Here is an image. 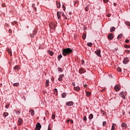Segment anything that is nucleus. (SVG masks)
I'll use <instances>...</instances> for the list:
<instances>
[{
  "instance_id": "864d4df0",
  "label": "nucleus",
  "mask_w": 130,
  "mask_h": 130,
  "mask_svg": "<svg viewBox=\"0 0 130 130\" xmlns=\"http://www.w3.org/2000/svg\"><path fill=\"white\" fill-rule=\"evenodd\" d=\"M72 85L74 86V87H75L76 83L75 82H72Z\"/></svg>"
},
{
  "instance_id": "6ab92c4d",
  "label": "nucleus",
  "mask_w": 130,
  "mask_h": 130,
  "mask_svg": "<svg viewBox=\"0 0 130 130\" xmlns=\"http://www.w3.org/2000/svg\"><path fill=\"white\" fill-rule=\"evenodd\" d=\"M114 31H115V27L113 26L110 28V32H113Z\"/></svg>"
},
{
  "instance_id": "c9c22d12",
  "label": "nucleus",
  "mask_w": 130,
  "mask_h": 130,
  "mask_svg": "<svg viewBox=\"0 0 130 130\" xmlns=\"http://www.w3.org/2000/svg\"><path fill=\"white\" fill-rule=\"evenodd\" d=\"M49 54L51 55V56H52L53 55V52L50 51H49Z\"/></svg>"
},
{
  "instance_id": "cd10ccee",
  "label": "nucleus",
  "mask_w": 130,
  "mask_h": 130,
  "mask_svg": "<svg viewBox=\"0 0 130 130\" xmlns=\"http://www.w3.org/2000/svg\"><path fill=\"white\" fill-rule=\"evenodd\" d=\"M87 36V35L86 34H84L82 36V38L83 39H84V40H85V39H86V37Z\"/></svg>"
},
{
  "instance_id": "aec40b11",
  "label": "nucleus",
  "mask_w": 130,
  "mask_h": 130,
  "mask_svg": "<svg viewBox=\"0 0 130 130\" xmlns=\"http://www.w3.org/2000/svg\"><path fill=\"white\" fill-rule=\"evenodd\" d=\"M56 6L59 9L60 8V3H59L58 2H56Z\"/></svg>"
},
{
  "instance_id": "680f3d73",
  "label": "nucleus",
  "mask_w": 130,
  "mask_h": 130,
  "mask_svg": "<svg viewBox=\"0 0 130 130\" xmlns=\"http://www.w3.org/2000/svg\"><path fill=\"white\" fill-rule=\"evenodd\" d=\"M113 5H114L115 7H116L117 4H116V3H114V4H113Z\"/></svg>"
},
{
  "instance_id": "338daca9",
  "label": "nucleus",
  "mask_w": 130,
  "mask_h": 130,
  "mask_svg": "<svg viewBox=\"0 0 130 130\" xmlns=\"http://www.w3.org/2000/svg\"><path fill=\"white\" fill-rule=\"evenodd\" d=\"M105 89H103V90H101V91L103 92V91H105Z\"/></svg>"
},
{
  "instance_id": "603ef678",
  "label": "nucleus",
  "mask_w": 130,
  "mask_h": 130,
  "mask_svg": "<svg viewBox=\"0 0 130 130\" xmlns=\"http://www.w3.org/2000/svg\"><path fill=\"white\" fill-rule=\"evenodd\" d=\"M81 63L82 64H83V63H85V61H84L83 60H82Z\"/></svg>"
},
{
  "instance_id": "423d86ee",
  "label": "nucleus",
  "mask_w": 130,
  "mask_h": 130,
  "mask_svg": "<svg viewBox=\"0 0 130 130\" xmlns=\"http://www.w3.org/2000/svg\"><path fill=\"white\" fill-rule=\"evenodd\" d=\"M119 96H120L122 99H125V95H124V92L123 91L119 93Z\"/></svg>"
},
{
  "instance_id": "58836bf2",
  "label": "nucleus",
  "mask_w": 130,
  "mask_h": 130,
  "mask_svg": "<svg viewBox=\"0 0 130 130\" xmlns=\"http://www.w3.org/2000/svg\"><path fill=\"white\" fill-rule=\"evenodd\" d=\"M9 107H10V104H8L6 106V109H8V108H9Z\"/></svg>"
},
{
  "instance_id": "7c9ffc66",
  "label": "nucleus",
  "mask_w": 130,
  "mask_h": 130,
  "mask_svg": "<svg viewBox=\"0 0 130 130\" xmlns=\"http://www.w3.org/2000/svg\"><path fill=\"white\" fill-rule=\"evenodd\" d=\"M124 47H125V48H130V45H124Z\"/></svg>"
},
{
  "instance_id": "8fccbe9b",
  "label": "nucleus",
  "mask_w": 130,
  "mask_h": 130,
  "mask_svg": "<svg viewBox=\"0 0 130 130\" xmlns=\"http://www.w3.org/2000/svg\"><path fill=\"white\" fill-rule=\"evenodd\" d=\"M125 51H126V52L127 53H129V52H130V51L128 50H125Z\"/></svg>"
},
{
  "instance_id": "37998d69",
  "label": "nucleus",
  "mask_w": 130,
  "mask_h": 130,
  "mask_svg": "<svg viewBox=\"0 0 130 130\" xmlns=\"http://www.w3.org/2000/svg\"><path fill=\"white\" fill-rule=\"evenodd\" d=\"M16 113L17 114H20L21 113V112L20 111H16Z\"/></svg>"
},
{
  "instance_id": "20e7f679",
  "label": "nucleus",
  "mask_w": 130,
  "mask_h": 130,
  "mask_svg": "<svg viewBox=\"0 0 130 130\" xmlns=\"http://www.w3.org/2000/svg\"><path fill=\"white\" fill-rule=\"evenodd\" d=\"M114 89H115L116 92H118L119 91V90H120V86L117 85L115 86Z\"/></svg>"
},
{
  "instance_id": "de8ad7c7",
  "label": "nucleus",
  "mask_w": 130,
  "mask_h": 130,
  "mask_svg": "<svg viewBox=\"0 0 130 130\" xmlns=\"http://www.w3.org/2000/svg\"><path fill=\"white\" fill-rule=\"evenodd\" d=\"M85 10H86L87 12H88V11H89V7H86L85 8Z\"/></svg>"
},
{
  "instance_id": "79ce46f5",
  "label": "nucleus",
  "mask_w": 130,
  "mask_h": 130,
  "mask_svg": "<svg viewBox=\"0 0 130 130\" xmlns=\"http://www.w3.org/2000/svg\"><path fill=\"white\" fill-rule=\"evenodd\" d=\"M60 78H63L64 77V74H61L59 75Z\"/></svg>"
},
{
  "instance_id": "39448f33",
  "label": "nucleus",
  "mask_w": 130,
  "mask_h": 130,
  "mask_svg": "<svg viewBox=\"0 0 130 130\" xmlns=\"http://www.w3.org/2000/svg\"><path fill=\"white\" fill-rule=\"evenodd\" d=\"M79 74H84V73H86V70H85V69H84L83 68H80L79 70Z\"/></svg>"
},
{
  "instance_id": "0e129e2a",
  "label": "nucleus",
  "mask_w": 130,
  "mask_h": 130,
  "mask_svg": "<svg viewBox=\"0 0 130 130\" xmlns=\"http://www.w3.org/2000/svg\"><path fill=\"white\" fill-rule=\"evenodd\" d=\"M64 18H65L66 20L68 19V17H67L66 16L64 17Z\"/></svg>"
},
{
  "instance_id": "ddd939ff",
  "label": "nucleus",
  "mask_w": 130,
  "mask_h": 130,
  "mask_svg": "<svg viewBox=\"0 0 130 130\" xmlns=\"http://www.w3.org/2000/svg\"><path fill=\"white\" fill-rule=\"evenodd\" d=\"M23 122V120L21 119V118H19L18 119V125H21L22 124V123Z\"/></svg>"
},
{
  "instance_id": "1a4fd4ad",
  "label": "nucleus",
  "mask_w": 130,
  "mask_h": 130,
  "mask_svg": "<svg viewBox=\"0 0 130 130\" xmlns=\"http://www.w3.org/2000/svg\"><path fill=\"white\" fill-rule=\"evenodd\" d=\"M67 106H73L74 105V102L72 101L68 102L66 103Z\"/></svg>"
},
{
  "instance_id": "0eeeda50",
  "label": "nucleus",
  "mask_w": 130,
  "mask_h": 130,
  "mask_svg": "<svg viewBox=\"0 0 130 130\" xmlns=\"http://www.w3.org/2000/svg\"><path fill=\"white\" fill-rule=\"evenodd\" d=\"M49 27L51 29H55V24H53V23H51L49 24Z\"/></svg>"
},
{
  "instance_id": "4d7b16f0",
  "label": "nucleus",
  "mask_w": 130,
  "mask_h": 130,
  "mask_svg": "<svg viewBox=\"0 0 130 130\" xmlns=\"http://www.w3.org/2000/svg\"><path fill=\"white\" fill-rule=\"evenodd\" d=\"M54 91H55V92L56 93H57V89L55 88V89H54Z\"/></svg>"
},
{
  "instance_id": "5fc2aeb1",
  "label": "nucleus",
  "mask_w": 130,
  "mask_h": 130,
  "mask_svg": "<svg viewBox=\"0 0 130 130\" xmlns=\"http://www.w3.org/2000/svg\"><path fill=\"white\" fill-rule=\"evenodd\" d=\"M62 16L64 17H66V15H64V13H62Z\"/></svg>"
},
{
  "instance_id": "bf43d9fd",
  "label": "nucleus",
  "mask_w": 130,
  "mask_h": 130,
  "mask_svg": "<svg viewBox=\"0 0 130 130\" xmlns=\"http://www.w3.org/2000/svg\"><path fill=\"white\" fill-rule=\"evenodd\" d=\"M51 81H52V82H53V81H54V78H53V77H52Z\"/></svg>"
},
{
  "instance_id": "f8f14e48",
  "label": "nucleus",
  "mask_w": 130,
  "mask_h": 130,
  "mask_svg": "<svg viewBox=\"0 0 130 130\" xmlns=\"http://www.w3.org/2000/svg\"><path fill=\"white\" fill-rule=\"evenodd\" d=\"M108 39L110 40H112V39H113V34H110L108 36Z\"/></svg>"
},
{
  "instance_id": "a19ab883",
  "label": "nucleus",
  "mask_w": 130,
  "mask_h": 130,
  "mask_svg": "<svg viewBox=\"0 0 130 130\" xmlns=\"http://www.w3.org/2000/svg\"><path fill=\"white\" fill-rule=\"evenodd\" d=\"M103 125L104 126H105V125H106V121H104V122H103Z\"/></svg>"
},
{
  "instance_id": "c03bdc74",
  "label": "nucleus",
  "mask_w": 130,
  "mask_h": 130,
  "mask_svg": "<svg viewBox=\"0 0 130 130\" xmlns=\"http://www.w3.org/2000/svg\"><path fill=\"white\" fill-rule=\"evenodd\" d=\"M58 81H59L60 82H61V81H62V78L59 77V78H58Z\"/></svg>"
},
{
  "instance_id": "f257e3e1",
  "label": "nucleus",
  "mask_w": 130,
  "mask_h": 130,
  "mask_svg": "<svg viewBox=\"0 0 130 130\" xmlns=\"http://www.w3.org/2000/svg\"><path fill=\"white\" fill-rule=\"evenodd\" d=\"M73 53V50L71 48H66L62 50V54L64 56H67V55L69 54H71V53Z\"/></svg>"
},
{
  "instance_id": "bb28decb",
  "label": "nucleus",
  "mask_w": 130,
  "mask_h": 130,
  "mask_svg": "<svg viewBox=\"0 0 130 130\" xmlns=\"http://www.w3.org/2000/svg\"><path fill=\"white\" fill-rule=\"evenodd\" d=\"M36 33H37V29L35 28L34 30V31L32 32V34L33 35H35V34H36Z\"/></svg>"
},
{
  "instance_id": "6e6d98bb",
  "label": "nucleus",
  "mask_w": 130,
  "mask_h": 130,
  "mask_svg": "<svg viewBox=\"0 0 130 130\" xmlns=\"http://www.w3.org/2000/svg\"><path fill=\"white\" fill-rule=\"evenodd\" d=\"M70 123H74V121H73V120H71Z\"/></svg>"
},
{
  "instance_id": "a211bd4d",
  "label": "nucleus",
  "mask_w": 130,
  "mask_h": 130,
  "mask_svg": "<svg viewBox=\"0 0 130 130\" xmlns=\"http://www.w3.org/2000/svg\"><path fill=\"white\" fill-rule=\"evenodd\" d=\"M121 125L122 127H125V128H126V126H127V125L125 123H122Z\"/></svg>"
},
{
  "instance_id": "f3484780",
  "label": "nucleus",
  "mask_w": 130,
  "mask_h": 130,
  "mask_svg": "<svg viewBox=\"0 0 130 130\" xmlns=\"http://www.w3.org/2000/svg\"><path fill=\"white\" fill-rule=\"evenodd\" d=\"M49 86V80H47L46 81V87Z\"/></svg>"
},
{
  "instance_id": "9d476101",
  "label": "nucleus",
  "mask_w": 130,
  "mask_h": 130,
  "mask_svg": "<svg viewBox=\"0 0 130 130\" xmlns=\"http://www.w3.org/2000/svg\"><path fill=\"white\" fill-rule=\"evenodd\" d=\"M129 61V59H128V58H125L124 59L123 63H124V64H126V63H127V62H128Z\"/></svg>"
},
{
  "instance_id": "e2e57ef3",
  "label": "nucleus",
  "mask_w": 130,
  "mask_h": 130,
  "mask_svg": "<svg viewBox=\"0 0 130 130\" xmlns=\"http://www.w3.org/2000/svg\"><path fill=\"white\" fill-rule=\"evenodd\" d=\"M103 114L104 115H105V112H104V111H103Z\"/></svg>"
},
{
  "instance_id": "4be33fe9",
  "label": "nucleus",
  "mask_w": 130,
  "mask_h": 130,
  "mask_svg": "<svg viewBox=\"0 0 130 130\" xmlns=\"http://www.w3.org/2000/svg\"><path fill=\"white\" fill-rule=\"evenodd\" d=\"M75 91H80V87H74Z\"/></svg>"
},
{
  "instance_id": "09e8293b",
  "label": "nucleus",
  "mask_w": 130,
  "mask_h": 130,
  "mask_svg": "<svg viewBox=\"0 0 130 130\" xmlns=\"http://www.w3.org/2000/svg\"><path fill=\"white\" fill-rule=\"evenodd\" d=\"M77 4H78V3H77V2H75V3H74V6H75V7H78V5H77Z\"/></svg>"
},
{
  "instance_id": "a18cd8bd",
  "label": "nucleus",
  "mask_w": 130,
  "mask_h": 130,
  "mask_svg": "<svg viewBox=\"0 0 130 130\" xmlns=\"http://www.w3.org/2000/svg\"><path fill=\"white\" fill-rule=\"evenodd\" d=\"M125 42L126 43H128L129 42V40L128 39H126L125 41Z\"/></svg>"
},
{
  "instance_id": "052dcab7",
  "label": "nucleus",
  "mask_w": 130,
  "mask_h": 130,
  "mask_svg": "<svg viewBox=\"0 0 130 130\" xmlns=\"http://www.w3.org/2000/svg\"><path fill=\"white\" fill-rule=\"evenodd\" d=\"M70 119L67 120V122L69 123L70 122Z\"/></svg>"
},
{
  "instance_id": "4468645a",
  "label": "nucleus",
  "mask_w": 130,
  "mask_h": 130,
  "mask_svg": "<svg viewBox=\"0 0 130 130\" xmlns=\"http://www.w3.org/2000/svg\"><path fill=\"white\" fill-rule=\"evenodd\" d=\"M115 125H116V124L113 123L111 130H114V129H115Z\"/></svg>"
},
{
  "instance_id": "7ed1b4c3",
  "label": "nucleus",
  "mask_w": 130,
  "mask_h": 130,
  "mask_svg": "<svg viewBox=\"0 0 130 130\" xmlns=\"http://www.w3.org/2000/svg\"><path fill=\"white\" fill-rule=\"evenodd\" d=\"M41 128V124L40 123L38 122L36 125V130H40Z\"/></svg>"
},
{
  "instance_id": "5701e85b",
  "label": "nucleus",
  "mask_w": 130,
  "mask_h": 130,
  "mask_svg": "<svg viewBox=\"0 0 130 130\" xmlns=\"http://www.w3.org/2000/svg\"><path fill=\"white\" fill-rule=\"evenodd\" d=\"M86 94L87 97H89V96L91 95V92H90L86 91Z\"/></svg>"
},
{
  "instance_id": "72a5a7b5",
  "label": "nucleus",
  "mask_w": 130,
  "mask_h": 130,
  "mask_svg": "<svg viewBox=\"0 0 130 130\" xmlns=\"http://www.w3.org/2000/svg\"><path fill=\"white\" fill-rule=\"evenodd\" d=\"M58 72H60L61 73H62V69H61V68L58 67Z\"/></svg>"
},
{
  "instance_id": "f704fd0d",
  "label": "nucleus",
  "mask_w": 130,
  "mask_h": 130,
  "mask_svg": "<svg viewBox=\"0 0 130 130\" xmlns=\"http://www.w3.org/2000/svg\"><path fill=\"white\" fill-rule=\"evenodd\" d=\"M83 119L84 121H87V117L84 116Z\"/></svg>"
},
{
  "instance_id": "49530a36",
  "label": "nucleus",
  "mask_w": 130,
  "mask_h": 130,
  "mask_svg": "<svg viewBox=\"0 0 130 130\" xmlns=\"http://www.w3.org/2000/svg\"><path fill=\"white\" fill-rule=\"evenodd\" d=\"M104 1V3H105L106 4H107V3H108L109 0H103Z\"/></svg>"
},
{
  "instance_id": "4c0bfd02",
  "label": "nucleus",
  "mask_w": 130,
  "mask_h": 130,
  "mask_svg": "<svg viewBox=\"0 0 130 130\" xmlns=\"http://www.w3.org/2000/svg\"><path fill=\"white\" fill-rule=\"evenodd\" d=\"M32 8H33L34 9H35V11H36L37 8L35 7V4H33L32 5Z\"/></svg>"
},
{
  "instance_id": "c85d7f7f",
  "label": "nucleus",
  "mask_w": 130,
  "mask_h": 130,
  "mask_svg": "<svg viewBox=\"0 0 130 130\" xmlns=\"http://www.w3.org/2000/svg\"><path fill=\"white\" fill-rule=\"evenodd\" d=\"M125 25H126L127 26H129V27H130V23L128 21H125Z\"/></svg>"
},
{
  "instance_id": "69168bd1",
  "label": "nucleus",
  "mask_w": 130,
  "mask_h": 130,
  "mask_svg": "<svg viewBox=\"0 0 130 130\" xmlns=\"http://www.w3.org/2000/svg\"><path fill=\"white\" fill-rule=\"evenodd\" d=\"M48 130H51V129L49 127Z\"/></svg>"
},
{
  "instance_id": "3c124183",
  "label": "nucleus",
  "mask_w": 130,
  "mask_h": 130,
  "mask_svg": "<svg viewBox=\"0 0 130 130\" xmlns=\"http://www.w3.org/2000/svg\"><path fill=\"white\" fill-rule=\"evenodd\" d=\"M62 8H63V10H64V11H66V6H62Z\"/></svg>"
},
{
  "instance_id": "393cba45",
  "label": "nucleus",
  "mask_w": 130,
  "mask_h": 130,
  "mask_svg": "<svg viewBox=\"0 0 130 130\" xmlns=\"http://www.w3.org/2000/svg\"><path fill=\"white\" fill-rule=\"evenodd\" d=\"M14 70H17V71H19V70H20V68L18 66H16L14 68Z\"/></svg>"
},
{
  "instance_id": "6e6552de",
  "label": "nucleus",
  "mask_w": 130,
  "mask_h": 130,
  "mask_svg": "<svg viewBox=\"0 0 130 130\" xmlns=\"http://www.w3.org/2000/svg\"><path fill=\"white\" fill-rule=\"evenodd\" d=\"M57 18L59 20H60V19H61V12L58 11L57 12Z\"/></svg>"
},
{
  "instance_id": "473e14b6",
  "label": "nucleus",
  "mask_w": 130,
  "mask_h": 130,
  "mask_svg": "<svg viewBox=\"0 0 130 130\" xmlns=\"http://www.w3.org/2000/svg\"><path fill=\"white\" fill-rule=\"evenodd\" d=\"M117 70L118 72H119V73L121 72V68H119V67H118V68H117Z\"/></svg>"
},
{
  "instance_id": "13d9d810",
  "label": "nucleus",
  "mask_w": 130,
  "mask_h": 130,
  "mask_svg": "<svg viewBox=\"0 0 130 130\" xmlns=\"http://www.w3.org/2000/svg\"><path fill=\"white\" fill-rule=\"evenodd\" d=\"M9 33H12V29L9 30Z\"/></svg>"
},
{
  "instance_id": "b1692460",
  "label": "nucleus",
  "mask_w": 130,
  "mask_h": 130,
  "mask_svg": "<svg viewBox=\"0 0 130 130\" xmlns=\"http://www.w3.org/2000/svg\"><path fill=\"white\" fill-rule=\"evenodd\" d=\"M19 85H20V83H15L13 84V86H14V87H18V86H19Z\"/></svg>"
},
{
  "instance_id": "774afa93",
  "label": "nucleus",
  "mask_w": 130,
  "mask_h": 130,
  "mask_svg": "<svg viewBox=\"0 0 130 130\" xmlns=\"http://www.w3.org/2000/svg\"><path fill=\"white\" fill-rule=\"evenodd\" d=\"M84 87H87V85H84Z\"/></svg>"
},
{
  "instance_id": "f03ea898",
  "label": "nucleus",
  "mask_w": 130,
  "mask_h": 130,
  "mask_svg": "<svg viewBox=\"0 0 130 130\" xmlns=\"http://www.w3.org/2000/svg\"><path fill=\"white\" fill-rule=\"evenodd\" d=\"M94 53H95V54H96V55H98V56L101 57V54L100 53H101V50L100 49H98L96 50Z\"/></svg>"
},
{
  "instance_id": "412c9836",
  "label": "nucleus",
  "mask_w": 130,
  "mask_h": 130,
  "mask_svg": "<svg viewBox=\"0 0 130 130\" xmlns=\"http://www.w3.org/2000/svg\"><path fill=\"white\" fill-rule=\"evenodd\" d=\"M8 115H9V113H7V112H5L3 114V116L4 117H6V116H8Z\"/></svg>"
},
{
  "instance_id": "9b49d317",
  "label": "nucleus",
  "mask_w": 130,
  "mask_h": 130,
  "mask_svg": "<svg viewBox=\"0 0 130 130\" xmlns=\"http://www.w3.org/2000/svg\"><path fill=\"white\" fill-rule=\"evenodd\" d=\"M30 114H31V116H34L35 114V111H34V109H31L29 111Z\"/></svg>"
},
{
  "instance_id": "2eb2a0df",
  "label": "nucleus",
  "mask_w": 130,
  "mask_h": 130,
  "mask_svg": "<svg viewBox=\"0 0 130 130\" xmlns=\"http://www.w3.org/2000/svg\"><path fill=\"white\" fill-rule=\"evenodd\" d=\"M8 52L10 54V56H12V50L11 49H8L7 50Z\"/></svg>"
},
{
  "instance_id": "c756f323",
  "label": "nucleus",
  "mask_w": 130,
  "mask_h": 130,
  "mask_svg": "<svg viewBox=\"0 0 130 130\" xmlns=\"http://www.w3.org/2000/svg\"><path fill=\"white\" fill-rule=\"evenodd\" d=\"M122 37V34H120V35L118 36L117 39H118V40H119V39H120Z\"/></svg>"
},
{
  "instance_id": "2f4dec72",
  "label": "nucleus",
  "mask_w": 130,
  "mask_h": 130,
  "mask_svg": "<svg viewBox=\"0 0 130 130\" xmlns=\"http://www.w3.org/2000/svg\"><path fill=\"white\" fill-rule=\"evenodd\" d=\"M92 45H93V44H92V43H91V42L87 43V46H89V47H91V46H92Z\"/></svg>"
},
{
  "instance_id": "ea45409f",
  "label": "nucleus",
  "mask_w": 130,
  "mask_h": 130,
  "mask_svg": "<svg viewBox=\"0 0 130 130\" xmlns=\"http://www.w3.org/2000/svg\"><path fill=\"white\" fill-rule=\"evenodd\" d=\"M61 57H62V55H61V54L59 55L58 56V58H59V59L61 58Z\"/></svg>"
},
{
  "instance_id": "dca6fc26",
  "label": "nucleus",
  "mask_w": 130,
  "mask_h": 130,
  "mask_svg": "<svg viewBox=\"0 0 130 130\" xmlns=\"http://www.w3.org/2000/svg\"><path fill=\"white\" fill-rule=\"evenodd\" d=\"M93 116V114H90L88 116L89 119H90V120L92 119Z\"/></svg>"
},
{
  "instance_id": "e433bc0d",
  "label": "nucleus",
  "mask_w": 130,
  "mask_h": 130,
  "mask_svg": "<svg viewBox=\"0 0 130 130\" xmlns=\"http://www.w3.org/2000/svg\"><path fill=\"white\" fill-rule=\"evenodd\" d=\"M54 118H55V114H53L52 115V119H54Z\"/></svg>"
},
{
  "instance_id": "a878e982",
  "label": "nucleus",
  "mask_w": 130,
  "mask_h": 130,
  "mask_svg": "<svg viewBox=\"0 0 130 130\" xmlns=\"http://www.w3.org/2000/svg\"><path fill=\"white\" fill-rule=\"evenodd\" d=\"M66 96H67V93H62L61 94L62 98H66Z\"/></svg>"
}]
</instances>
